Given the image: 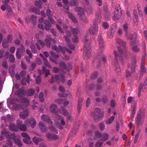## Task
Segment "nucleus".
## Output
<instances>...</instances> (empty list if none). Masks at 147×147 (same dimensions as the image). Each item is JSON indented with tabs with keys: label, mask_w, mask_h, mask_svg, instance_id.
<instances>
[{
	"label": "nucleus",
	"mask_w": 147,
	"mask_h": 147,
	"mask_svg": "<svg viewBox=\"0 0 147 147\" xmlns=\"http://www.w3.org/2000/svg\"><path fill=\"white\" fill-rule=\"evenodd\" d=\"M118 53L116 51L114 52V55L115 57V60L112 62V64L114 66V68L117 72H119L120 71L119 66L118 62V58L121 60V64L123 65L125 63L124 61L122 59V55L123 53L124 50L121 47H118Z\"/></svg>",
	"instance_id": "1"
},
{
	"label": "nucleus",
	"mask_w": 147,
	"mask_h": 147,
	"mask_svg": "<svg viewBox=\"0 0 147 147\" xmlns=\"http://www.w3.org/2000/svg\"><path fill=\"white\" fill-rule=\"evenodd\" d=\"M121 16V9L119 5H116L115 10L114 16L113 19L114 20H117L119 19Z\"/></svg>",
	"instance_id": "2"
},
{
	"label": "nucleus",
	"mask_w": 147,
	"mask_h": 147,
	"mask_svg": "<svg viewBox=\"0 0 147 147\" xmlns=\"http://www.w3.org/2000/svg\"><path fill=\"white\" fill-rule=\"evenodd\" d=\"M100 112V110L98 108H96L95 109L94 113L92 114L94 120L95 122L99 121L101 118V115Z\"/></svg>",
	"instance_id": "3"
},
{
	"label": "nucleus",
	"mask_w": 147,
	"mask_h": 147,
	"mask_svg": "<svg viewBox=\"0 0 147 147\" xmlns=\"http://www.w3.org/2000/svg\"><path fill=\"white\" fill-rule=\"evenodd\" d=\"M98 26L96 22H94L93 25L88 30V31L90 34L92 35H96L97 34Z\"/></svg>",
	"instance_id": "4"
},
{
	"label": "nucleus",
	"mask_w": 147,
	"mask_h": 147,
	"mask_svg": "<svg viewBox=\"0 0 147 147\" xmlns=\"http://www.w3.org/2000/svg\"><path fill=\"white\" fill-rule=\"evenodd\" d=\"M84 55L87 58H89L90 56L91 50L88 44H86L84 45Z\"/></svg>",
	"instance_id": "5"
},
{
	"label": "nucleus",
	"mask_w": 147,
	"mask_h": 147,
	"mask_svg": "<svg viewBox=\"0 0 147 147\" xmlns=\"http://www.w3.org/2000/svg\"><path fill=\"white\" fill-rule=\"evenodd\" d=\"M145 57H143L142 58L141 63V68L140 74V78L142 77L143 75L146 72V69L145 67Z\"/></svg>",
	"instance_id": "6"
},
{
	"label": "nucleus",
	"mask_w": 147,
	"mask_h": 147,
	"mask_svg": "<svg viewBox=\"0 0 147 147\" xmlns=\"http://www.w3.org/2000/svg\"><path fill=\"white\" fill-rule=\"evenodd\" d=\"M25 124L27 126H31L32 128H33L36 125V121L33 118H30V119H27L24 122Z\"/></svg>",
	"instance_id": "7"
},
{
	"label": "nucleus",
	"mask_w": 147,
	"mask_h": 147,
	"mask_svg": "<svg viewBox=\"0 0 147 147\" xmlns=\"http://www.w3.org/2000/svg\"><path fill=\"white\" fill-rule=\"evenodd\" d=\"M23 108V111L20 113L19 117L21 119H25L29 116V112L27 108Z\"/></svg>",
	"instance_id": "8"
},
{
	"label": "nucleus",
	"mask_w": 147,
	"mask_h": 147,
	"mask_svg": "<svg viewBox=\"0 0 147 147\" xmlns=\"http://www.w3.org/2000/svg\"><path fill=\"white\" fill-rule=\"evenodd\" d=\"M116 31V28L115 26L111 27L108 33V37L110 38H112Z\"/></svg>",
	"instance_id": "9"
},
{
	"label": "nucleus",
	"mask_w": 147,
	"mask_h": 147,
	"mask_svg": "<svg viewBox=\"0 0 147 147\" xmlns=\"http://www.w3.org/2000/svg\"><path fill=\"white\" fill-rule=\"evenodd\" d=\"M64 38L66 41L67 42V47L71 49L74 50L75 49V47L74 45H72L71 44L70 39L68 37L66 36H64Z\"/></svg>",
	"instance_id": "10"
},
{
	"label": "nucleus",
	"mask_w": 147,
	"mask_h": 147,
	"mask_svg": "<svg viewBox=\"0 0 147 147\" xmlns=\"http://www.w3.org/2000/svg\"><path fill=\"white\" fill-rule=\"evenodd\" d=\"M38 125L39 127L42 132H45L47 131L48 128L42 122H39Z\"/></svg>",
	"instance_id": "11"
},
{
	"label": "nucleus",
	"mask_w": 147,
	"mask_h": 147,
	"mask_svg": "<svg viewBox=\"0 0 147 147\" xmlns=\"http://www.w3.org/2000/svg\"><path fill=\"white\" fill-rule=\"evenodd\" d=\"M126 39L127 40H132L135 39L136 37V33L134 32L132 34H128L126 32L125 33Z\"/></svg>",
	"instance_id": "12"
},
{
	"label": "nucleus",
	"mask_w": 147,
	"mask_h": 147,
	"mask_svg": "<svg viewBox=\"0 0 147 147\" xmlns=\"http://www.w3.org/2000/svg\"><path fill=\"white\" fill-rule=\"evenodd\" d=\"M41 119L43 121L48 123L51 124L53 123L50 117L46 115L43 114L41 117Z\"/></svg>",
	"instance_id": "13"
},
{
	"label": "nucleus",
	"mask_w": 147,
	"mask_h": 147,
	"mask_svg": "<svg viewBox=\"0 0 147 147\" xmlns=\"http://www.w3.org/2000/svg\"><path fill=\"white\" fill-rule=\"evenodd\" d=\"M29 11L30 12H34L36 14L38 15H39L40 13V9L33 6H31L29 7Z\"/></svg>",
	"instance_id": "14"
},
{
	"label": "nucleus",
	"mask_w": 147,
	"mask_h": 147,
	"mask_svg": "<svg viewBox=\"0 0 147 147\" xmlns=\"http://www.w3.org/2000/svg\"><path fill=\"white\" fill-rule=\"evenodd\" d=\"M46 136L48 138L49 140H56L58 138V137L57 135H54L49 132L47 133Z\"/></svg>",
	"instance_id": "15"
},
{
	"label": "nucleus",
	"mask_w": 147,
	"mask_h": 147,
	"mask_svg": "<svg viewBox=\"0 0 147 147\" xmlns=\"http://www.w3.org/2000/svg\"><path fill=\"white\" fill-rule=\"evenodd\" d=\"M43 22L45 24V29L47 30H49L51 27V24L47 20L44 21Z\"/></svg>",
	"instance_id": "16"
},
{
	"label": "nucleus",
	"mask_w": 147,
	"mask_h": 147,
	"mask_svg": "<svg viewBox=\"0 0 147 147\" xmlns=\"http://www.w3.org/2000/svg\"><path fill=\"white\" fill-rule=\"evenodd\" d=\"M55 79L57 81L59 79L63 83H64L65 82V76L63 74H61L60 77L58 75H55Z\"/></svg>",
	"instance_id": "17"
},
{
	"label": "nucleus",
	"mask_w": 147,
	"mask_h": 147,
	"mask_svg": "<svg viewBox=\"0 0 147 147\" xmlns=\"http://www.w3.org/2000/svg\"><path fill=\"white\" fill-rule=\"evenodd\" d=\"M21 104L24 107H26L29 105V102L28 99L26 97H24L21 100Z\"/></svg>",
	"instance_id": "18"
},
{
	"label": "nucleus",
	"mask_w": 147,
	"mask_h": 147,
	"mask_svg": "<svg viewBox=\"0 0 147 147\" xmlns=\"http://www.w3.org/2000/svg\"><path fill=\"white\" fill-rule=\"evenodd\" d=\"M99 46L100 49V50L101 52L104 49V44L102 38L100 37L99 39Z\"/></svg>",
	"instance_id": "19"
},
{
	"label": "nucleus",
	"mask_w": 147,
	"mask_h": 147,
	"mask_svg": "<svg viewBox=\"0 0 147 147\" xmlns=\"http://www.w3.org/2000/svg\"><path fill=\"white\" fill-rule=\"evenodd\" d=\"M2 119L6 121H11L13 120V117L9 115H7L6 117H2Z\"/></svg>",
	"instance_id": "20"
},
{
	"label": "nucleus",
	"mask_w": 147,
	"mask_h": 147,
	"mask_svg": "<svg viewBox=\"0 0 147 147\" xmlns=\"http://www.w3.org/2000/svg\"><path fill=\"white\" fill-rule=\"evenodd\" d=\"M117 42L121 46L123 47L125 50H126L125 48V47L126 43L125 41H123L120 39L118 38L117 39Z\"/></svg>",
	"instance_id": "21"
},
{
	"label": "nucleus",
	"mask_w": 147,
	"mask_h": 147,
	"mask_svg": "<svg viewBox=\"0 0 147 147\" xmlns=\"http://www.w3.org/2000/svg\"><path fill=\"white\" fill-rule=\"evenodd\" d=\"M83 101L82 98H79L78 100V103L77 106V110L79 113L80 112L81 107L82 105V102Z\"/></svg>",
	"instance_id": "22"
},
{
	"label": "nucleus",
	"mask_w": 147,
	"mask_h": 147,
	"mask_svg": "<svg viewBox=\"0 0 147 147\" xmlns=\"http://www.w3.org/2000/svg\"><path fill=\"white\" fill-rule=\"evenodd\" d=\"M13 109L16 110H20L24 107L21 104H14L13 106Z\"/></svg>",
	"instance_id": "23"
},
{
	"label": "nucleus",
	"mask_w": 147,
	"mask_h": 147,
	"mask_svg": "<svg viewBox=\"0 0 147 147\" xmlns=\"http://www.w3.org/2000/svg\"><path fill=\"white\" fill-rule=\"evenodd\" d=\"M50 111L53 113L55 114L57 111V107L55 104L52 105L50 106Z\"/></svg>",
	"instance_id": "24"
},
{
	"label": "nucleus",
	"mask_w": 147,
	"mask_h": 147,
	"mask_svg": "<svg viewBox=\"0 0 147 147\" xmlns=\"http://www.w3.org/2000/svg\"><path fill=\"white\" fill-rule=\"evenodd\" d=\"M10 129L12 131H18V128L14 124L11 123L9 125Z\"/></svg>",
	"instance_id": "25"
},
{
	"label": "nucleus",
	"mask_w": 147,
	"mask_h": 147,
	"mask_svg": "<svg viewBox=\"0 0 147 147\" xmlns=\"http://www.w3.org/2000/svg\"><path fill=\"white\" fill-rule=\"evenodd\" d=\"M35 90L31 88L28 89L26 92V94L27 96H31L33 95L35 92Z\"/></svg>",
	"instance_id": "26"
},
{
	"label": "nucleus",
	"mask_w": 147,
	"mask_h": 147,
	"mask_svg": "<svg viewBox=\"0 0 147 147\" xmlns=\"http://www.w3.org/2000/svg\"><path fill=\"white\" fill-rule=\"evenodd\" d=\"M68 16L75 23L77 22V20L74 16L71 13H68Z\"/></svg>",
	"instance_id": "27"
},
{
	"label": "nucleus",
	"mask_w": 147,
	"mask_h": 147,
	"mask_svg": "<svg viewBox=\"0 0 147 147\" xmlns=\"http://www.w3.org/2000/svg\"><path fill=\"white\" fill-rule=\"evenodd\" d=\"M16 92L18 96L19 97L23 96L25 93L24 90L21 89H19Z\"/></svg>",
	"instance_id": "28"
},
{
	"label": "nucleus",
	"mask_w": 147,
	"mask_h": 147,
	"mask_svg": "<svg viewBox=\"0 0 147 147\" xmlns=\"http://www.w3.org/2000/svg\"><path fill=\"white\" fill-rule=\"evenodd\" d=\"M78 14L80 15V16L81 17V20L83 22L85 23H87L88 22V20L86 16L83 13L81 14L78 13Z\"/></svg>",
	"instance_id": "29"
},
{
	"label": "nucleus",
	"mask_w": 147,
	"mask_h": 147,
	"mask_svg": "<svg viewBox=\"0 0 147 147\" xmlns=\"http://www.w3.org/2000/svg\"><path fill=\"white\" fill-rule=\"evenodd\" d=\"M70 28L71 31L74 35H76L78 34L79 31V30L77 28L71 27Z\"/></svg>",
	"instance_id": "30"
},
{
	"label": "nucleus",
	"mask_w": 147,
	"mask_h": 147,
	"mask_svg": "<svg viewBox=\"0 0 147 147\" xmlns=\"http://www.w3.org/2000/svg\"><path fill=\"white\" fill-rule=\"evenodd\" d=\"M33 140L36 144H38L39 142H41L43 141V140L40 138L34 137L33 138Z\"/></svg>",
	"instance_id": "31"
},
{
	"label": "nucleus",
	"mask_w": 147,
	"mask_h": 147,
	"mask_svg": "<svg viewBox=\"0 0 147 147\" xmlns=\"http://www.w3.org/2000/svg\"><path fill=\"white\" fill-rule=\"evenodd\" d=\"M17 51H18V52L22 54L25 52V49L23 45H21L20 47L17 48Z\"/></svg>",
	"instance_id": "32"
},
{
	"label": "nucleus",
	"mask_w": 147,
	"mask_h": 147,
	"mask_svg": "<svg viewBox=\"0 0 147 147\" xmlns=\"http://www.w3.org/2000/svg\"><path fill=\"white\" fill-rule=\"evenodd\" d=\"M69 5L71 6L78 5H79L78 0H71Z\"/></svg>",
	"instance_id": "33"
},
{
	"label": "nucleus",
	"mask_w": 147,
	"mask_h": 147,
	"mask_svg": "<svg viewBox=\"0 0 147 147\" xmlns=\"http://www.w3.org/2000/svg\"><path fill=\"white\" fill-rule=\"evenodd\" d=\"M7 58L8 59L9 61L11 63H14L15 60V58L14 57V56L11 54H9Z\"/></svg>",
	"instance_id": "34"
},
{
	"label": "nucleus",
	"mask_w": 147,
	"mask_h": 147,
	"mask_svg": "<svg viewBox=\"0 0 147 147\" xmlns=\"http://www.w3.org/2000/svg\"><path fill=\"white\" fill-rule=\"evenodd\" d=\"M136 64V61L135 60H134L132 62L131 65L130 67H131V71L132 72H134L135 70V67Z\"/></svg>",
	"instance_id": "35"
},
{
	"label": "nucleus",
	"mask_w": 147,
	"mask_h": 147,
	"mask_svg": "<svg viewBox=\"0 0 147 147\" xmlns=\"http://www.w3.org/2000/svg\"><path fill=\"white\" fill-rule=\"evenodd\" d=\"M14 65H12L10 66L9 68V72L11 74V76H13L15 74V72L14 71Z\"/></svg>",
	"instance_id": "36"
},
{
	"label": "nucleus",
	"mask_w": 147,
	"mask_h": 147,
	"mask_svg": "<svg viewBox=\"0 0 147 147\" xmlns=\"http://www.w3.org/2000/svg\"><path fill=\"white\" fill-rule=\"evenodd\" d=\"M14 141L16 144L19 147H21L22 145V141L19 139H14Z\"/></svg>",
	"instance_id": "37"
},
{
	"label": "nucleus",
	"mask_w": 147,
	"mask_h": 147,
	"mask_svg": "<svg viewBox=\"0 0 147 147\" xmlns=\"http://www.w3.org/2000/svg\"><path fill=\"white\" fill-rule=\"evenodd\" d=\"M7 15L10 16L13 14V11L10 6H8V7H7Z\"/></svg>",
	"instance_id": "38"
},
{
	"label": "nucleus",
	"mask_w": 147,
	"mask_h": 147,
	"mask_svg": "<svg viewBox=\"0 0 147 147\" xmlns=\"http://www.w3.org/2000/svg\"><path fill=\"white\" fill-rule=\"evenodd\" d=\"M60 111L63 115H67L68 114V112L63 107H61Z\"/></svg>",
	"instance_id": "39"
},
{
	"label": "nucleus",
	"mask_w": 147,
	"mask_h": 147,
	"mask_svg": "<svg viewBox=\"0 0 147 147\" xmlns=\"http://www.w3.org/2000/svg\"><path fill=\"white\" fill-rule=\"evenodd\" d=\"M43 60L44 61L45 65L47 66L48 68H51V65L49 64L47 59L43 57Z\"/></svg>",
	"instance_id": "40"
},
{
	"label": "nucleus",
	"mask_w": 147,
	"mask_h": 147,
	"mask_svg": "<svg viewBox=\"0 0 147 147\" xmlns=\"http://www.w3.org/2000/svg\"><path fill=\"white\" fill-rule=\"evenodd\" d=\"M34 3L35 5L39 8H42V3L41 1L39 2L38 1H36Z\"/></svg>",
	"instance_id": "41"
},
{
	"label": "nucleus",
	"mask_w": 147,
	"mask_h": 147,
	"mask_svg": "<svg viewBox=\"0 0 147 147\" xmlns=\"http://www.w3.org/2000/svg\"><path fill=\"white\" fill-rule=\"evenodd\" d=\"M102 139H101V140L102 141H105L108 139L109 137V135L106 133L104 134L103 135H102Z\"/></svg>",
	"instance_id": "42"
},
{
	"label": "nucleus",
	"mask_w": 147,
	"mask_h": 147,
	"mask_svg": "<svg viewBox=\"0 0 147 147\" xmlns=\"http://www.w3.org/2000/svg\"><path fill=\"white\" fill-rule=\"evenodd\" d=\"M1 134L3 135H5L6 137H8L10 136L9 132L5 129H4L1 132Z\"/></svg>",
	"instance_id": "43"
},
{
	"label": "nucleus",
	"mask_w": 147,
	"mask_h": 147,
	"mask_svg": "<svg viewBox=\"0 0 147 147\" xmlns=\"http://www.w3.org/2000/svg\"><path fill=\"white\" fill-rule=\"evenodd\" d=\"M20 130L23 131H26L27 129V128L26 125H22L18 127Z\"/></svg>",
	"instance_id": "44"
},
{
	"label": "nucleus",
	"mask_w": 147,
	"mask_h": 147,
	"mask_svg": "<svg viewBox=\"0 0 147 147\" xmlns=\"http://www.w3.org/2000/svg\"><path fill=\"white\" fill-rule=\"evenodd\" d=\"M22 136L25 138L28 139H30V137L28 136V134L25 132H23L21 134Z\"/></svg>",
	"instance_id": "45"
},
{
	"label": "nucleus",
	"mask_w": 147,
	"mask_h": 147,
	"mask_svg": "<svg viewBox=\"0 0 147 147\" xmlns=\"http://www.w3.org/2000/svg\"><path fill=\"white\" fill-rule=\"evenodd\" d=\"M114 119L115 117L113 116H112L109 119L106 121V123L107 124H111Z\"/></svg>",
	"instance_id": "46"
},
{
	"label": "nucleus",
	"mask_w": 147,
	"mask_h": 147,
	"mask_svg": "<svg viewBox=\"0 0 147 147\" xmlns=\"http://www.w3.org/2000/svg\"><path fill=\"white\" fill-rule=\"evenodd\" d=\"M30 47L33 53H36V50L34 45H31L30 46Z\"/></svg>",
	"instance_id": "47"
},
{
	"label": "nucleus",
	"mask_w": 147,
	"mask_h": 147,
	"mask_svg": "<svg viewBox=\"0 0 147 147\" xmlns=\"http://www.w3.org/2000/svg\"><path fill=\"white\" fill-rule=\"evenodd\" d=\"M31 20L32 21L34 24H35L36 21L37 17L34 16V15H32L30 17Z\"/></svg>",
	"instance_id": "48"
},
{
	"label": "nucleus",
	"mask_w": 147,
	"mask_h": 147,
	"mask_svg": "<svg viewBox=\"0 0 147 147\" xmlns=\"http://www.w3.org/2000/svg\"><path fill=\"white\" fill-rule=\"evenodd\" d=\"M64 9V11L66 13H69V7L68 5L66 4L63 7Z\"/></svg>",
	"instance_id": "49"
},
{
	"label": "nucleus",
	"mask_w": 147,
	"mask_h": 147,
	"mask_svg": "<svg viewBox=\"0 0 147 147\" xmlns=\"http://www.w3.org/2000/svg\"><path fill=\"white\" fill-rule=\"evenodd\" d=\"M58 119L59 120H61V123L62 125H64L65 124V123L64 121V119L63 118H62V117L61 116H58Z\"/></svg>",
	"instance_id": "50"
},
{
	"label": "nucleus",
	"mask_w": 147,
	"mask_h": 147,
	"mask_svg": "<svg viewBox=\"0 0 147 147\" xmlns=\"http://www.w3.org/2000/svg\"><path fill=\"white\" fill-rule=\"evenodd\" d=\"M99 126L100 129L101 131H103L105 129V126L103 123H100L99 124Z\"/></svg>",
	"instance_id": "51"
},
{
	"label": "nucleus",
	"mask_w": 147,
	"mask_h": 147,
	"mask_svg": "<svg viewBox=\"0 0 147 147\" xmlns=\"http://www.w3.org/2000/svg\"><path fill=\"white\" fill-rule=\"evenodd\" d=\"M97 59H100V60H102L104 62H105L106 61V59L102 55H100L97 56Z\"/></svg>",
	"instance_id": "52"
},
{
	"label": "nucleus",
	"mask_w": 147,
	"mask_h": 147,
	"mask_svg": "<svg viewBox=\"0 0 147 147\" xmlns=\"http://www.w3.org/2000/svg\"><path fill=\"white\" fill-rule=\"evenodd\" d=\"M8 43L6 41L3 40L2 43V46L4 48H6L8 47Z\"/></svg>",
	"instance_id": "53"
},
{
	"label": "nucleus",
	"mask_w": 147,
	"mask_h": 147,
	"mask_svg": "<svg viewBox=\"0 0 147 147\" xmlns=\"http://www.w3.org/2000/svg\"><path fill=\"white\" fill-rule=\"evenodd\" d=\"M95 135L97 138H100L102 136L101 133L98 131H96L95 133Z\"/></svg>",
	"instance_id": "54"
},
{
	"label": "nucleus",
	"mask_w": 147,
	"mask_h": 147,
	"mask_svg": "<svg viewBox=\"0 0 147 147\" xmlns=\"http://www.w3.org/2000/svg\"><path fill=\"white\" fill-rule=\"evenodd\" d=\"M50 130L52 132L58 134V132L56 129L52 126H50L49 128Z\"/></svg>",
	"instance_id": "55"
},
{
	"label": "nucleus",
	"mask_w": 147,
	"mask_h": 147,
	"mask_svg": "<svg viewBox=\"0 0 147 147\" xmlns=\"http://www.w3.org/2000/svg\"><path fill=\"white\" fill-rule=\"evenodd\" d=\"M98 75L97 72H95L91 76L90 78L91 79L93 80L97 78Z\"/></svg>",
	"instance_id": "56"
},
{
	"label": "nucleus",
	"mask_w": 147,
	"mask_h": 147,
	"mask_svg": "<svg viewBox=\"0 0 147 147\" xmlns=\"http://www.w3.org/2000/svg\"><path fill=\"white\" fill-rule=\"evenodd\" d=\"M72 41L74 43H77L78 42V38L76 35H74L72 38Z\"/></svg>",
	"instance_id": "57"
},
{
	"label": "nucleus",
	"mask_w": 147,
	"mask_h": 147,
	"mask_svg": "<svg viewBox=\"0 0 147 147\" xmlns=\"http://www.w3.org/2000/svg\"><path fill=\"white\" fill-rule=\"evenodd\" d=\"M39 99L41 102H43L44 100L43 98V93L42 92H40L39 95Z\"/></svg>",
	"instance_id": "58"
},
{
	"label": "nucleus",
	"mask_w": 147,
	"mask_h": 147,
	"mask_svg": "<svg viewBox=\"0 0 147 147\" xmlns=\"http://www.w3.org/2000/svg\"><path fill=\"white\" fill-rule=\"evenodd\" d=\"M46 13L47 16L48 17L52 16V13L49 9H48L47 10Z\"/></svg>",
	"instance_id": "59"
},
{
	"label": "nucleus",
	"mask_w": 147,
	"mask_h": 147,
	"mask_svg": "<svg viewBox=\"0 0 147 147\" xmlns=\"http://www.w3.org/2000/svg\"><path fill=\"white\" fill-rule=\"evenodd\" d=\"M12 36L11 35H9L7 37V43H9L11 42L12 41Z\"/></svg>",
	"instance_id": "60"
},
{
	"label": "nucleus",
	"mask_w": 147,
	"mask_h": 147,
	"mask_svg": "<svg viewBox=\"0 0 147 147\" xmlns=\"http://www.w3.org/2000/svg\"><path fill=\"white\" fill-rule=\"evenodd\" d=\"M16 56L18 59H20L22 57V54L18 52V51H17L16 52Z\"/></svg>",
	"instance_id": "61"
},
{
	"label": "nucleus",
	"mask_w": 147,
	"mask_h": 147,
	"mask_svg": "<svg viewBox=\"0 0 147 147\" xmlns=\"http://www.w3.org/2000/svg\"><path fill=\"white\" fill-rule=\"evenodd\" d=\"M51 41L48 39H45V41L46 42V46L48 47H50L51 44Z\"/></svg>",
	"instance_id": "62"
},
{
	"label": "nucleus",
	"mask_w": 147,
	"mask_h": 147,
	"mask_svg": "<svg viewBox=\"0 0 147 147\" xmlns=\"http://www.w3.org/2000/svg\"><path fill=\"white\" fill-rule=\"evenodd\" d=\"M23 141L24 143L26 144H30L32 143V142L29 140V139H23Z\"/></svg>",
	"instance_id": "63"
},
{
	"label": "nucleus",
	"mask_w": 147,
	"mask_h": 147,
	"mask_svg": "<svg viewBox=\"0 0 147 147\" xmlns=\"http://www.w3.org/2000/svg\"><path fill=\"white\" fill-rule=\"evenodd\" d=\"M102 144V142L100 141H97L95 144V147H100Z\"/></svg>",
	"instance_id": "64"
}]
</instances>
